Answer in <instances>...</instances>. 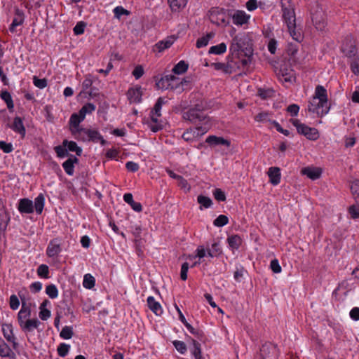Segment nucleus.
Here are the masks:
<instances>
[{"label": "nucleus", "mask_w": 359, "mask_h": 359, "mask_svg": "<svg viewBox=\"0 0 359 359\" xmlns=\"http://www.w3.org/2000/svg\"><path fill=\"white\" fill-rule=\"evenodd\" d=\"M308 110L317 114L319 116H323L329 112L330 105L327 102V90L323 86L320 85L316 86L315 94L309 102Z\"/></svg>", "instance_id": "obj_1"}, {"label": "nucleus", "mask_w": 359, "mask_h": 359, "mask_svg": "<svg viewBox=\"0 0 359 359\" xmlns=\"http://www.w3.org/2000/svg\"><path fill=\"white\" fill-rule=\"evenodd\" d=\"M282 16L284 22L287 25L288 32L292 39L297 41L302 39V35L299 29H297L296 17L294 13V6L290 0L287 2L281 3Z\"/></svg>", "instance_id": "obj_2"}, {"label": "nucleus", "mask_w": 359, "mask_h": 359, "mask_svg": "<svg viewBox=\"0 0 359 359\" xmlns=\"http://www.w3.org/2000/svg\"><path fill=\"white\" fill-rule=\"evenodd\" d=\"M208 118L204 113L203 107L199 104L182 112V118L194 124L206 121Z\"/></svg>", "instance_id": "obj_3"}, {"label": "nucleus", "mask_w": 359, "mask_h": 359, "mask_svg": "<svg viewBox=\"0 0 359 359\" xmlns=\"http://www.w3.org/2000/svg\"><path fill=\"white\" fill-rule=\"evenodd\" d=\"M84 118L85 117L82 116L79 112L78 114H72L69 118V130L74 137L78 140H85L86 139V137H81V130L84 128L79 126L80 123L83 121Z\"/></svg>", "instance_id": "obj_4"}, {"label": "nucleus", "mask_w": 359, "mask_h": 359, "mask_svg": "<svg viewBox=\"0 0 359 359\" xmlns=\"http://www.w3.org/2000/svg\"><path fill=\"white\" fill-rule=\"evenodd\" d=\"M290 122L296 127L299 134L304 135L307 139L316 140L319 137L318 131L315 128H311L302 123L298 119H291Z\"/></svg>", "instance_id": "obj_5"}, {"label": "nucleus", "mask_w": 359, "mask_h": 359, "mask_svg": "<svg viewBox=\"0 0 359 359\" xmlns=\"http://www.w3.org/2000/svg\"><path fill=\"white\" fill-rule=\"evenodd\" d=\"M166 102L164 98L161 97H158L154 108L151 111L150 117L154 125H151L150 128L153 132H157L162 128V125L158 123V118L161 116V107Z\"/></svg>", "instance_id": "obj_6"}, {"label": "nucleus", "mask_w": 359, "mask_h": 359, "mask_svg": "<svg viewBox=\"0 0 359 359\" xmlns=\"http://www.w3.org/2000/svg\"><path fill=\"white\" fill-rule=\"evenodd\" d=\"M277 355L276 346L266 342L259 350V353L256 356V359H276Z\"/></svg>", "instance_id": "obj_7"}, {"label": "nucleus", "mask_w": 359, "mask_h": 359, "mask_svg": "<svg viewBox=\"0 0 359 359\" xmlns=\"http://www.w3.org/2000/svg\"><path fill=\"white\" fill-rule=\"evenodd\" d=\"M86 137V139L84 141L88 140L94 142L100 141L102 145H104L106 143V141L97 130L85 128L81 130V137Z\"/></svg>", "instance_id": "obj_8"}, {"label": "nucleus", "mask_w": 359, "mask_h": 359, "mask_svg": "<svg viewBox=\"0 0 359 359\" xmlns=\"http://www.w3.org/2000/svg\"><path fill=\"white\" fill-rule=\"evenodd\" d=\"M210 21L212 23H216L218 25H226L229 23L225 19V11L223 8H213L210 11Z\"/></svg>", "instance_id": "obj_9"}, {"label": "nucleus", "mask_w": 359, "mask_h": 359, "mask_svg": "<svg viewBox=\"0 0 359 359\" xmlns=\"http://www.w3.org/2000/svg\"><path fill=\"white\" fill-rule=\"evenodd\" d=\"M18 210L21 213H32L34 212L33 202L28 198L20 199L18 204Z\"/></svg>", "instance_id": "obj_10"}, {"label": "nucleus", "mask_w": 359, "mask_h": 359, "mask_svg": "<svg viewBox=\"0 0 359 359\" xmlns=\"http://www.w3.org/2000/svg\"><path fill=\"white\" fill-rule=\"evenodd\" d=\"M60 252L61 248L58 241L57 239L50 241L46 250L47 255L49 257H57Z\"/></svg>", "instance_id": "obj_11"}, {"label": "nucleus", "mask_w": 359, "mask_h": 359, "mask_svg": "<svg viewBox=\"0 0 359 359\" xmlns=\"http://www.w3.org/2000/svg\"><path fill=\"white\" fill-rule=\"evenodd\" d=\"M13 130H14L15 133H19L22 138L25 137L26 134V130L23 125L22 120L20 117L16 116L14 120L12 125H8Z\"/></svg>", "instance_id": "obj_12"}, {"label": "nucleus", "mask_w": 359, "mask_h": 359, "mask_svg": "<svg viewBox=\"0 0 359 359\" xmlns=\"http://www.w3.org/2000/svg\"><path fill=\"white\" fill-rule=\"evenodd\" d=\"M301 172L302 175H306L309 178L315 180L320 177L322 171L319 168L306 167L302 169Z\"/></svg>", "instance_id": "obj_13"}, {"label": "nucleus", "mask_w": 359, "mask_h": 359, "mask_svg": "<svg viewBox=\"0 0 359 359\" xmlns=\"http://www.w3.org/2000/svg\"><path fill=\"white\" fill-rule=\"evenodd\" d=\"M233 22L236 25H243L248 22L250 15L243 11H236L232 15Z\"/></svg>", "instance_id": "obj_14"}, {"label": "nucleus", "mask_w": 359, "mask_h": 359, "mask_svg": "<svg viewBox=\"0 0 359 359\" xmlns=\"http://www.w3.org/2000/svg\"><path fill=\"white\" fill-rule=\"evenodd\" d=\"M128 98L130 102L138 103L141 101L142 91L141 87L136 86L131 88L128 90Z\"/></svg>", "instance_id": "obj_15"}, {"label": "nucleus", "mask_w": 359, "mask_h": 359, "mask_svg": "<svg viewBox=\"0 0 359 359\" xmlns=\"http://www.w3.org/2000/svg\"><path fill=\"white\" fill-rule=\"evenodd\" d=\"M79 159L72 155L62 163V168L65 172L69 175H72L74 172V163H78Z\"/></svg>", "instance_id": "obj_16"}, {"label": "nucleus", "mask_w": 359, "mask_h": 359, "mask_svg": "<svg viewBox=\"0 0 359 359\" xmlns=\"http://www.w3.org/2000/svg\"><path fill=\"white\" fill-rule=\"evenodd\" d=\"M10 221V215L6 209V205L4 201L0 198V228L1 225L4 224V226L6 227Z\"/></svg>", "instance_id": "obj_17"}, {"label": "nucleus", "mask_w": 359, "mask_h": 359, "mask_svg": "<svg viewBox=\"0 0 359 359\" xmlns=\"http://www.w3.org/2000/svg\"><path fill=\"white\" fill-rule=\"evenodd\" d=\"M268 175L270 178V182L273 185H277L280 181V170L278 167H271L269 169Z\"/></svg>", "instance_id": "obj_18"}, {"label": "nucleus", "mask_w": 359, "mask_h": 359, "mask_svg": "<svg viewBox=\"0 0 359 359\" xmlns=\"http://www.w3.org/2000/svg\"><path fill=\"white\" fill-rule=\"evenodd\" d=\"M24 22V13L20 9H15V17L13 20L11 25H10L9 30L11 32H15V27L21 25Z\"/></svg>", "instance_id": "obj_19"}, {"label": "nucleus", "mask_w": 359, "mask_h": 359, "mask_svg": "<svg viewBox=\"0 0 359 359\" xmlns=\"http://www.w3.org/2000/svg\"><path fill=\"white\" fill-rule=\"evenodd\" d=\"M205 142L210 145H226L230 146V142L222 137H217L215 135H210L206 138Z\"/></svg>", "instance_id": "obj_20"}, {"label": "nucleus", "mask_w": 359, "mask_h": 359, "mask_svg": "<svg viewBox=\"0 0 359 359\" xmlns=\"http://www.w3.org/2000/svg\"><path fill=\"white\" fill-rule=\"evenodd\" d=\"M40 324L41 322L36 318L27 319L20 327L25 332H32L34 329H37Z\"/></svg>", "instance_id": "obj_21"}, {"label": "nucleus", "mask_w": 359, "mask_h": 359, "mask_svg": "<svg viewBox=\"0 0 359 359\" xmlns=\"http://www.w3.org/2000/svg\"><path fill=\"white\" fill-rule=\"evenodd\" d=\"M147 305L156 315L161 316L162 314L163 309L161 304L153 297L150 296L147 298Z\"/></svg>", "instance_id": "obj_22"}, {"label": "nucleus", "mask_w": 359, "mask_h": 359, "mask_svg": "<svg viewBox=\"0 0 359 359\" xmlns=\"http://www.w3.org/2000/svg\"><path fill=\"white\" fill-rule=\"evenodd\" d=\"M243 48V39L239 37L238 36H236L233 38L230 50L233 53L236 52H239L242 50Z\"/></svg>", "instance_id": "obj_23"}, {"label": "nucleus", "mask_w": 359, "mask_h": 359, "mask_svg": "<svg viewBox=\"0 0 359 359\" xmlns=\"http://www.w3.org/2000/svg\"><path fill=\"white\" fill-rule=\"evenodd\" d=\"M30 316L31 309L29 306H22L18 314V321L20 326H21L26 321L25 319L30 317Z\"/></svg>", "instance_id": "obj_24"}, {"label": "nucleus", "mask_w": 359, "mask_h": 359, "mask_svg": "<svg viewBox=\"0 0 359 359\" xmlns=\"http://www.w3.org/2000/svg\"><path fill=\"white\" fill-rule=\"evenodd\" d=\"M64 147H67V151H74L77 156H81L82 154V149L79 147L77 144L74 141H68L65 140L62 142Z\"/></svg>", "instance_id": "obj_25"}, {"label": "nucleus", "mask_w": 359, "mask_h": 359, "mask_svg": "<svg viewBox=\"0 0 359 359\" xmlns=\"http://www.w3.org/2000/svg\"><path fill=\"white\" fill-rule=\"evenodd\" d=\"M188 0H168L170 7L172 11L177 12L184 8Z\"/></svg>", "instance_id": "obj_26"}, {"label": "nucleus", "mask_w": 359, "mask_h": 359, "mask_svg": "<svg viewBox=\"0 0 359 359\" xmlns=\"http://www.w3.org/2000/svg\"><path fill=\"white\" fill-rule=\"evenodd\" d=\"M2 332L8 341H13L15 339L13 332V327L11 324H4L2 325Z\"/></svg>", "instance_id": "obj_27"}, {"label": "nucleus", "mask_w": 359, "mask_h": 359, "mask_svg": "<svg viewBox=\"0 0 359 359\" xmlns=\"http://www.w3.org/2000/svg\"><path fill=\"white\" fill-rule=\"evenodd\" d=\"M198 137L199 133L193 128L187 129L182 135V137L187 142H191Z\"/></svg>", "instance_id": "obj_28"}, {"label": "nucleus", "mask_w": 359, "mask_h": 359, "mask_svg": "<svg viewBox=\"0 0 359 359\" xmlns=\"http://www.w3.org/2000/svg\"><path fill=\"white\" fill-rule=\"evenodd\" d=\"M180 321L185 325L187 330L194 335H195L197 338L201 339L203 335V332L200 330H197L194 328L186 320L185 317L182 313H180Z\"/></svg>", "instance_id": "obj_29"}, {"label": "nucleus", "mask_w": 359, "mask_h": 359, "mask_svg": "<svg viewBox=\"0 0 359 359\" xmlns=\"http://www.w3.org/2000/svg\"><path fill=\"white\" fill-rule=\"evenodd\" d=\"M215 36L214 32L208 33L205 36H203L196 41V46L198 48L205 47L209 41Z\"/></svg>", "instance_id": "obj_30"}, {"label": "nucleus", "mask_w": 359, "mask_h": 359, "mask_svg": "<svg viewBox=\"0 0 359 359\" xmlns=\"http://www.w3.org/2000/svg\"><path fill=\"white\" fill-rule=\"evenodd\" d=\"M45 198L42 194H40L34 200V209L37 214H41L44 207Z\"/></svg>", "instance_id": "obj_31"}, {"label": "nucleus", "mask_w": 359, "mask_h": 359, "mask_svg": "<svg viewBox=\"0 0 359 359\" xmlns=\"http://www.w3.org/2000/svg\"><path fill=\"white\" fill-rule=\"evenodd\" d=\"M174 42L173 37L167 38L165 40L161 41L156 44V48L158 49L159 52L164 50L166 48H168L171 46V45Z\"/></svg>", "instance_id": "obj_32"}, {"label": "nucleus", "mask_w": 359, "mask_h": 359, "mask_svg": "<svg viewBox=\"0 0 359 359\" xmlns=\"http://www.w3.org/2000/svg\"><path fill=\"white\" fill-rule=\"evenodd\" d=\"M226 50V45L224 43H221L218 45L210 47L208 53L210 54L221 55Z\"/></svg>", "instance_id": "obj_33"}, {"label": "nucleus", "mask_w": 359, "mask_h": 359, "mask_svg": "<svg viewBox=\"0 0 359 359\" xmlns=\"http://www.w3.org/2000/svg\"><path fill=\"white\" fill-rule=\"evenodd\" d=\"M227 242L231 248L238 249L241 244V238L238 235H233L227 238Z\"/></svg>", "instance_id": "obj_34"}, {"label": "nucleus", "mask_w": 359, "mask_h": 359, "mask_svg": "<svg viewBox=\"0 0 359 359\" xmlns=\"http://www.w3.org/2000/svg\"><path fill=\"white\" fill-rule=\"evenodd\" d=\"M191 342L193 344V349L191 353L196 359H202L201 344L196 340L192 339Z\"/></svg>", "instance_id": "obj_35"}, {"label": "nucleus", "mask_w": 359, "mask_h": 359, "mask_svg": "<svg viewBox=\"0 0 359 359\" xmlns=\"http://www.w3.org/2000/svg\"><path fill=\"white\" fill-rule=\"evenodd\" d=\"M188 64L184 60L180 61L172 69V72L176 74H181L187 72Z\"/></svg>", "instance_id": "obj_36"}, {"label": "nucleus", "mask_w": 359, "mask_h": 359, "mask_svg": "<svg viewBox=\"0 0 359 359\" xmlns=\"http://www.w3.org/2000/svg\"><path fill=\"white\" fill-rule=\"evenodd\" d=\"M351 191L357 205L359 206V180H354L351 185Z\"/></svg>", "instance_id": "obj_37"}, {"label": "nucleus", "mask_w": 359, "mask_h": 359, "mask_svg": "<svg viewBox=\"0 0 359 359\" xmlns=\"http://www.w3.org/2000/svg\"><path fill=\"white\" fill-rule=\"evenodd\" d=\"M255 120L257 122L263 123H271L272 120L270 118V114L268 112H261L255 116Z\"/></svg>", "instance_id": "obj_38"}, {"label": "nucleus", "mask_w": 359, "mask_h": 359, "mask_svg": "<svg viewBox=\"0 0 359 359\" xmlns=\"http://www.w3.org/2000/svg\"><path fill=\"white\" fill-rule=\"evenodd\" d=\"M95 280L90 274H86L83 278V285L87 289H91L95 286Z\"/></svg>", "instance_id": "obj_39"}, {"label": "nucleus", "mask_w": 359, "mask_h": 359, "mask_svg": "<svg viewBox=\"0 0 359 359\" xmlns=\"http://www.w3.org/2000/svg\"><path fill=\"white\" fill-rule=\"evenodd\" d=\"M212 65L217 70H222L226 74H231L232 67L229 64H224L221 62L213 63Z\"/></svg>", "instance_id": "obj_40"}, {"label": "nucleus", "mask_w": 359, "mask_h": 359, "mask_svg": "<svg viewBox=\"0 0 359 359\" xmlns=\"http://www.w3.org/2000/svg\"><path fill=\"white\" fill-rule=\"evenodd\" d=\"M201 123H203L202 126L193 128L194 129L197 130L199 133V137L206 133L210 128V118H208L206 121H202Z\"/></svg>", "instance_id": "obj_41"}, {"label": "nucleus", "mask_w": 359, "mask_h": 359, "mask_svg": "<svg viewBox=\"0 0 359 359\" xmlns=\"http://www.w3.org/2000/svg\"><path fill=\"white\" fill-rule=\"evenodd\" d=\"M74 335L73 329L70 326H65L60 332V336L64 339H69Z\"/></svg>", "instance_id": "obj_42"}, {"label": "nucleus", "mask_w": 359, "mask_h": 359, "mask_svg": "<svg viewBox=\"0 0 359 359\" xmlns=\"http://www.w3.org/2000/svg\"><path fill=\"white\" fill-rule=\"evenodd\" d=\"M197 201L198 203L201 205V208L203 206L205 208H208L212 204V201L209 197L203 195L198 196L197 198Z\"/></svg>", "instance_id": "obj_43"}, {"label": "nucleus", "mask_w": 359, "mask_h": 359, "mask_svg": "<svg viewBox=\"0 0 359 359\" xmlns=\"http://www.w3.org/2000/svg\"><path fill=\"white\" fill-rule=\"evenodd\" d=\"M1 97L6 102L8 109L13 108V102L11 94L8 91H2L1 93Z\"/></svg>", "instance_id": "obj_44"}, {"label": "nucleus", "mask_w": 359, "mask_h": 359, "mask_svg": "<svg viewBox=\"0 0 359 359\" xmlns=\"http://www.w3.org/2000/svg\"><path fill=\"white\" fill-rule=\"evenodd\" d=\"M95 109V106L92 103H87L83 105L81 109L79 110V113L82 115V116L86 117L87 114H91Z\"/></svg>", "instance_id": "obj_45"}, {"label": "nucleus", "mask_w": 359, "mask_h": 359, "mask_svg": "<svg viewBox=\"0 0 359 359\" xmlns=\"http://www.w3.org/2000/svg\"><path fill=\"white\" fill-rule=\"evenodd\" d=\"M46 293L49 296L50 298L55 299L58 295V290L55 285L51 284L46 287Z\"/></svg>", "instance_id": "obj_46"}, {"label": "nucleus", "mask_w": 359, "mask_h": 359, "mask_svg": "<svg viewBox=\"0 0 359 359\" xmlns=\"http://www.w3.org/2000/svg\"><path fill=\"white\" fill-rule=\"evenodd\" d=\"M69 348H70V346L69 344L62 343L58 346V347L57 348V354L60 357L64 358L67 355V353L69 351Z\"/></svg>", "instance_id": "obj_47"}, {"label": "nucleus", "mask_w": 359, "mask_h": 359, "mask_svg": "<svg viewBox=\"0 0 359 359\" xmlns=\"http://www.w3.org/2000/svg\"><path fill=\"white\" fill-rule=\"evenodd\" d=\"M229 218L224 215H219L213 222V224L216 226H223L228 224Z\"/></svg>", "instance_id": "obj_48"}, {"label": "nucleus", "mask_w": 359, "mask_h": 359, "mask_svg": "<svg viewBox=\"0 0 359 359\" xmlns=\"http://www.w3.org/2000/svg\"><path fill=\"white\" fill-rule=\"evenodd\" d=\"M172 344L178 352H180L182 354L186 353L187 348V345L185 344L184 342L182 341L175 340L172 342Z\"/></svg>", "instance_id": "obj_49"}, {"label": "nucleus", "mask_w": 359, "mask_h": 359, "mask_svg": "<svg viewBox=\"0 0 359 359\" xmlns=\"http://www.w3.org/2000/svg\"><path fill=\"white\" fill-rule=\"evenodd\" d=\"M18 296L22 302V306H28L27 302L29 299L28 292L26 289H22L18 292Z\"/></svg>", "instance_id": "obj_50"}, {"label": "nucleus", "mask_w": 359, "mask_h": 359, "mask_svg": "<svg viewBox=\"0 0 359 359\" xmlns=\"http://www.w3.org/2000/svg\"><path fill=\"white\" fill-rule=\"evenodd\" d=\"M86 27V23L83 21L79 22L76 26L74 27V33L76 35H80L83 34L85 28Z\"/></svg>", "instance_id": "obj_51"}, {"label": "nucleus", "mask_w": 359, "mask_h": 359, "mask_svg": "<svg viewBox=\"0 0 359 359\" xmlns=\"http://www.w3.org/2000/svg\"><path fill=\"white\" fill-rule=\"evenodd\" d=\"M213 196L218 201H226L225 193L221 189H215L213 191Z\"/></svg>", "instance_id": "obj_52"}, {"label": "nucleus", "mask_w": 359, "mask_h": 359, "mask_svg": "<svg viewBox=\"0 0 359 359\" xmlns=\"http://www.w3.org/2000/svg\"><path fill=\"white\" fill-rule=\"evenodd\" d=\"M48 266L46 264H41L37 269V273L39 276L43 278L48 277Z\"/></svg>", "instance_id": "obj_53"}, {"label": "nucleus", "mask_w": 359, "mask_h": 359, "mask_svg": "<svg viewBox=\"0 0 359 359\" xmlns=\"http://www.w3.org/2000/svg\"><path fill=\"white\" fill-rule=\"evenodd\" d=\"M114 13L117 18H119L121 15H129L130 12L122 6H117L114 9Z\"/></svg>", "instance_id": "obj_54"}, {"label": "nucleus", "mask_w": 359, "mask_h": 359, "mask_svg": "<svg viewBox=\"0 0 359 359\" xmlns=\"http://www.w3.org/2000/svg\"><path fill=\"white\" fill-rule=\"evenodd\" d=\"M55 151L58 157L64 158L65 156H69V153L66 147L62 146H57L55 147Z\"/></svg>", "instance_id": "obj_55"}, {"label": "nucleus", "mask_w": 359, "mask_h": 359, "mask_svg": "<svg viewBox=\"0 0 359 359\" xmlns=\"http://www.w3.org/2000/svg\"><path fill=\"white\" fill-rule=\"evenodd\" d=\"M33 83L35 86L39 88H44L47 86V81L46 79H39L36 76H34Z\"/></svg>", "instance_id": "obj_56"}, {"label": "nucleus", "mask_w": 359, "mask_h": 359, "mask_svg": "<svg viewBox=\"0 0 359 359\" xmlns=\"http://www.w3.org/2000/svg\"><path fill=\"white\" fill-rule=\"evenodd\" d=\"M0 149H1L4 153L8 154L13 150V147L11 143L0 141Z\"/></svg>", "instance_id": "obj_57"}, {"label": "nucleus", "mask_w": 359, "mask_h": 359, "mask_svg": "<svg viewBox=\"0 0 359 359\" xmlns=\"http://www.w3.org/2000/svg\"><path fill=\"white\" fill-rule=\"evenodd\" d=\"M20 306V301L18 297L13 294L10 297V307L13 310H16Z\"/></svg>", "instance_id": "obj_58"}, {"label": "nucleus", "mask_w": 359, "mask_h": 359, "mask_svg": "<svg viewBox=\"0 0 359 359\" xmlns=\"http://www.w3.org/2000/svg\"><path fill=\"white\" fill-rule=\"evenodd\" d=\"M348 213L351 215V217L353 219H357L359 217V208L355 205H353L349 207L348 208Z\"/></svg>", "instance_id": "obj_59"}, {"label": "nucleus", "mask_w": 359, "mask_h": 359, "mask_svg": "<svg viewBox=\"0 0 359 359\" xmlns=\"http://www.w3.org/2000/svg\"><path fill=\"white\" fill-rule=\"evenodd\" d=\"M351 69L354 74L359 75V56L351 62Z\"/></svg>", "instance_id": "obj_60"}, {"label": "nucleus", "mask_w": 359, "mask_h": 359, "mask_svg": "<svg viewBox=\"0 0 359 359\" xmlns=\"http://www.w3.org/2000/svg\"><path fill=\"white\" fill-rule=\"evenodd\" d=\"M273 90L271 89L268 90H263L259 88L258 90V95L262 98V99H266L268 97H270L273 95Z\"/></svg>", "instance_id": "obj_61"}, {"label": "nucleus", "mask_w": 359, "mask_h": 359, "mask_svg": "<svg viewBox=\"0 0 359 359\" xmlns=\"http://www.w3.org/2000/svg\"><path fill=\"white\" fill-rule=\"evenodd\" d=\"M270 267L273 273H278L281 272V266H280L279 262L276 259L271 260Z\"/></svg>", "instance_id": "obj_62"}, {"label": "nucleus", "mask_w": 359, "mask_h": 359, "mask_svg": "<svg viewBox=\"0 0 359 359\" xmlns=\"http://www.w3.org/2000/svg\"><path fill=\"white\" fill-rule=\"evenodd\" d=\"M299 110V107L296 104H292L289 105L287 108V111L291 114L292 116H297Z\"/></svg>", "instance_id": "obj_63"}, {"label": "nucleus", "mask_w": 359, "mask_h": 359, "mask_svg": "<svg viewBox=\"0 0 359 359\" xmlns=\"http://www.w3.org/2000/svg\"><path fill=\"white\" fill-rule=\"evenodd\" d=\"M312 21H313V24L315 25L316 29H320V30H322L324 29L325 25V22L323 20L321 21V20H318L317 15H313L312 16Z\"/></svg>", "instance_id": "obj_64"}]
</instances>
